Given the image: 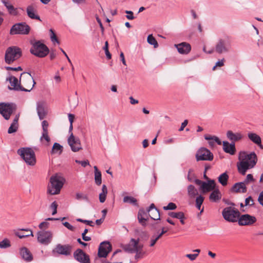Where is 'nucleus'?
<instances>
[{"mask_svg": "<svg viewBox=\"0 0 263 263\" xmlns=\"http://www.w3.org/2000/svg\"><path fill=\"white\" fill-rule=\"evenodd\" d=\"M248 137L252 142L257 145L261 149H263L261 139L259 135L255 133L250 132L248 134Z\"/></svg>", "mask_w": 263, "mask_h": 263, "instance_id": "393cba45", "label": "nucleus"}, {"mask_svg": "<svg viewBox=\"0 0 263 263\" xmlns=\"http://www.w3.org/2000/svg\"><path fill=\"white\" fill-rule=\"evenodd\" d=\"M187 123H188L187 120H185L181 123V127H180V128L179 129V132H181V131L183 130V129L185 128V127L187 125Z\"/></svg>", "mask_w": 263, "mask_h": 263, "instance_id": "e2e57ef3", "label": "nucleus"}, {"mask_svg": "<svg viewBox=\"0 0 263 263\" xmlns=\"http://www.w3.org/2000/svg\"><path fill=\"white\" fill-rule=\"evenodd\" d=\"M223 149L226 153L233 155L235 154L236 148L235 143L232 142L230 143L229 142L224 141L222 142Z\"/></svg>", "mask_w": 263, "mask_h": 263, "instance_id": "5701e85b", "label": "nucleus"}, {"mask_svg": "<svg viewBox=\"0 0 263 263\" xmlns=\"http://www.w3.org/2000/svg\"><path fill=\"white\" fill-rule=\"evenodd\" d=\"M175 46L177 49L178 52L181 54H187L191 50L190 44L186 42H182L178 44H175Z\"/></svg>", "mask_w": 263, "mask_h": 263, "instance_id": "6ab92c4d", "label": "nucleus"}, {"mask_svg": "<svg viewBox=\"0 0 263 263\" xmlns=\"http://www.w3.org/2000/svg\"><path fill=\"white\" fill-rule=\"evenodd\" d=\"M231 48V42L227 39H220L215 46V51L219 54L229 52Z\"/></svg>", "mask_w": 263, "mask_h": 263, "instance_id": "f8f14e48", "label": "nucleus"}, {"mask_svg": "<svg viewBox=\"0 0 263 263\" xmlns=\"http://www.w3.org/2000/svg\"><path fill=\"white\" fill-rule=\"evenodd\" d=\"M30 77L31 78V80L30 81H32L33 82L32 86L29 89H26L24 88L23 86L21 85L20 84L18 83V79L16 77L13 76H10V73H9V77L8 78H6V81H9V83L11 84V86H12L11 87L10 86H8V88L9 90H14L16 91H26V92H29L30 91L33 87H34V85L35 84V82L34 80L33 77L31 75V74L30 72H27Z\"/></svg>", "mask_w": 263, "mask_h": 263, "instance_id": "39448f33", "label": "nucleus"}, {"mask_svg": "<svg viewBox=\"0 0 263 263\" xmlns=\"http://www.w3.org/2000/svg\"><path fill=\"white\" fill-rule=\"evenodd\" d=\"M30 28L26 23H18L13 25L10 30V35L28 34Z\"/></svg>", "mask_w": 263, "mask_h": 263, "instance_id": "6e6552de", "label": "nucleus"}, {"mask_svg": "<svg viewBox=\"0 0 263 263\" xmlns=\"http://www.w3.org/2000/svg\"><path fill=\"white\" fill-rule=\"evenodd\" d=\"M195 157L197 161H212L213 159V154L208 148L202 147L196 152Z\"/></svg>", "mask_w": 263, "mask_h": 263, "instance_id": "1a4fd4ad", "label": "nucleus"}, {"mask_svg": "<svg viewBox=\"0 0 263 263\" xmlns=\"http://www.w3.org/2000/svg\"><path fill=\"white\" fill-rule=\"evenodd\" d=\"M231 191L235 193H246L247 191L246 184L243 181L237 182L233 185Z\"/></svg>", "mask_w": 263, "mask_h": 263, "instance_id": "b1692460", "label": "nucleus"}, {"mask_svg": "<svg viewBox=\"0 0 263 263\" xmlns=\"http://www.w3.org/2000/svg\"><path fill=\"white\" fill-rule=\"evenodd\" d=\"M135 253H136V255L135 256V258L136 260H138L139 258H142L143 255L145 254V252L143 251H138V252L137 251V252H135Z\"/></svg>", "mask_w": 263, "mask_h": 263, "instance_id": "6e6d98bb", "label": "nucleus"}, {"mask_svg": "<svg viewBox=\"0 0 263 263\" xmlns=\"http://www.w3.org/2000/svg\"><path fill=\"white\" fill-rule=\"evenodd\" d=\"M96 20H97V22L99 24V26H100V28L101 29L102 33H103L104 31V27L103 26V24H102V23L101 22V20L99 18V17H96Z\"/></svg>", "mask_w": 263, "mask_h": 263, "instance_id": "69168bd1", "label": "nucleus"}, {"mask_svg": "<svg viewBox=\"0 0 263 263\" xmlns=\"http://www.w3.org/2000/svg\"><path fill=\"white\" fill-rule=\"evenodd\" d=\"M241 160L237 163L238 172L242 175H245L248 170L254 167L257 161V158L255 152H252L249 154H243L239 158Z\"/></svg>", "mask_w": 263, "mask_h": 263, "instance_id": "f257e3e1", "label": "nucleus"}, {"mask_svg": "<svg viewBox=\"0 0 263 263\" xmlns=\"http://www.w3.org/2000/svg\"><path fill=\"white\" fill-rule=\"evenodd\" d=\"M63 224L67 228L68 230L73 231L74 230V228L73 226H72L71 224H70L68 222H64L63 223Z\"/></svg>", "mask_w": 263, "mask_h": 263, "instance_id": "bf43d9fd", "label": "nucleus"}, {"mask_svg": "<svg viewBox=\"0 0 263 263\" xmlns=\"http://www.w3.org/2000/svg\"><path fill=\"white\" fill-rule=\"evenodd\" d=\"M30 44L32 46L30 49V52L32 54L37 57L42 58L45 57L49 54V48L41 41H31Z\"/></svg>", "mask_w": 263, "mask_h": 263, "instance_id": "f03ea898", "label": "nucleus"}, {"mask_svg": "<svg viewBox=\"0 0 263 263\" xmlns=\"http://www.w3.org/2000/svg\"><path fill=\"white\" fill-rule=\"evenodd\" d=\"M237 221L239 226H251L256 221V218L254 216L246 214L240 215Z\"/></svg>", "mask_w": 263, "mask_h": 263, "instance_id": "4468645a", "label": "nucleus"}, {"mask_svg": "<svg viewBox=\"0 0 263 263\" xmlns=\"http://www.w3.org/2000/svg\"><path fill=\"white\" fill-rule=\"evenodd\" d=\"M224 59L221 60H219L216 63L215 67H221L224 65Z\"/></svg>", "mask_w": 263, "mask_h": 263, "instance_id": "774afa93", "label": "nucleus"}, {"mask_svg": "<svg viewBox=\"0 0 263 263\" xmlns=\"http://www.w3.org/2000/svg\"><path fill=\"white\" fill-rule=\"evenodd\" d=\"M77 221L85 223V224L89 225L91 227H93V222L91 220H84V219H82L81 218H78V219H77Z\"/></svg>", "mask_w": 263, "mask_h": 263, "instance_id": "3c124183", "label": "nucleus"}, {"mask_svg": "<svg viewBox=\"0 0 263 263\" xmlns=\"http://www.w3.org/2000/svg\"><path fill=\"white\" fill-rule=\"evenodd\" d=\"M72 247L71 245H61L60 243L57 244L55 247L52 250V253L53 254H58L59 255H62L65 256H69L71 253Z\"/></svg>", "mask_w": 263, "mask_h": 263, "instance_id": "9b49d317", "label": "nucleus"}, {"mask_svg": "<svg viewBox=\"0 0 263 263\" xmlns=\"http://www.w3.org/2000/svg\"><path fill=\"white\" fill-rule=\"evenodd\" d=\"M58 204L55 201H53L50 205V208L52 210V215H54L57 213Z\"/></svg>", "mask_w": 263, "mask_h": 263, "instance_id": "a18cd8bd", "label": "nucleus"}, {"mask_svg": "<svg viewBox=\"0 0 263 263\" xmlns=\"http://www.w3.org/2000/svg\"><path fill=\"white\" fill-rule=\"evenodd\" d=\"M221 198V194L218 189H215L212 191L209 196V199L211 201L217 202Z\"/></svg>", "mask_w": 263, "mask_h": 263, "instance_id": "bb28decb", "label": "nucleus"}, {"mask_svg": "<svg viewBox=\"0 0 263 263\" xmlns=\"http://www.w3.org/2000/svg\"><path fill=\"white\" fill-rule=\"evenodd\" d=\"M75 162L77 163L81 164L84 167H85L87 165H89V162L88 160L80 161L78 160H76Z\"/></svg>", "mask_w": 263, "mask_h": 263, "instance_id": "864d4df0", "label": "nucleus"}, {"mask_svg": "<svg viewBox=\"0 0 263 263\" xmlns=\"http://www.w3.org/2000/svg\"><path fill=\"white\" fill-rule=\"evenodd\" d=\"M254 181L255 179H254L253 175L249 174L247 175L246 178L243 182L245 183V184H247L249 182H253Z\"/></svg>", "mask_w": 263, "mask_h": 263, "instance_id": "49530a36", "label": "nucleus"}, {"mask_svg": "<svg viewBox=\"0 0 263 263\" xmlns=\"http://www.w3.org/2000/svg\"><path fill=\"white\" fill-rule=\"evenodd\" d=\"M254 204V200L251 196L246 198L245 206H253Z\"/></svg>", "mask_w": 263, "mask_h": 263, "instance_id": "c03bdc74", "label": "nucleus"}, {"mask_svg": "<svg viewBox=\"0 0 263 263\" xmlns=\"http://www.w3.org/2000/svg\"><path fill=\"white\" fill-rule=\"evenodd\" d=\"M167 232V230L165 229V228L162 227L161 229V232L157 236V238L160 239L163 234H165Z\"/></svg>", "mask_w": 263, "mask_h": 263, "instance_id": "0e129e2a", "label": "nucleus"}, {"mask_svg": "<svg viewBox=\"0 0 263 263\" xmlns=\"http://www.w3.org/2000/svg\"><path fill=\"white\" fill-rule=\"evenodd\" d=\"M227 137L230 140L234 143L235 141H239L242 138V136L240 133H233L231 130L227 132Z\"/></svg>", "mask_w": 263, "mask_h": 263, "instance_id": "c85d7f7f", "label": "nucleus"}, {"mask_svg": "<svg viewBox=\"0 0 263 263\" xmlns=\"http://www.w3.org/2000/svg\"><path fill=\"white\" fill-rule=\"evenodd\" d=\"M63 150V146L59 143L55 142L53 145L51 151H50V154L51 155H54L55 154H59L60 155L62 154Z\"/></svg>", "mask_w": 263, "mask_h": 263, "instance_id": "473e14b6", "label": "nucleus"}, {"mask_svg": "<svg viewBox=\"0 0 263 263\" xmlns=\"http://www.w3.org/2000/svg\"><path fill=\"white\" fill-rule=\"evenodd\" d=\"M26 12L27 15L30 18L41 21L40 17L34 13V9L32 5H29L27 7Z\"/></svg>", "mask_w": 263, "mask_h": 263, "instance_id": "c756f323", "label": "nucleus"}, {"mask_svg": "<svg viewBox=\"0 0 263 263\" xmlns=\"http://www.w3.org/2000/svg\"><path fill=\"white\" fill-rule=\"evenodd\" d=\"M42 126L43 129V132H48V123L47 121L44 120L42 122Z\"/></svg>", "mask_w": 263, "mask_h": 263, "instance_id": "5fc2aeb1", "label": "nucleus"}, {"mask_svg": "<svg viewBox=\"0 0 263 263\" xmlns=\"http://www.w3.org/2000/svg\"><path fill=\"white\" fill-rule=\"evenodd\" d=\"M216 183L214 180H209L208 182H204L200 186L203 193L212 191L215 189Z\"/></svg>", "mask_w": 263, "mask_h": 263, "instance_id": "aec40b11", "label": "nucleus"}, {"mask_svg": "<svg viewBox=\"0 0 263 263\" xmlns=\"http://www.w3.org/2000/svg\"><path fill=\"white\" fill-rule=\"evenodd\" d=\"M36 110L39 119L41 120L45 118L47 115V111L45 110L43 103L41 102L37 103Z\"/></svg>", "mask_w": 263, "mask_h": 263, "instance_id": "a878e982", "label": "nucleus"}, {"mask_svg": "<svg viewBox=\"0 0 263 263\" xmlns=\"http://www.w3.org/2000/svg\"><path fill=\"white\" fill-rule=\"evenodd\" d=\"M9 14L10 15L12 16H17L18 14L17 9L16 8L14 7V6L11 4L7 8Z\"/></svg>", "mask_w": 263, "mask_h": 263, "instance_id": "a19ab883", "label": "nucleus"}, {"mask_svg": "<svg viewBox=\"0 0 263 263\" xmlns=\"http://www.w3.org/2000/svg\"><path fill=\"white\" fill-rule=\"evenodd\" d=\"M49 224H50L48 222L43 221L39 225V227L41 230H44V229H48L49 228Z\"/></svg>", "mask_w": 263, "mask_h": 263, "instance_id": "09e8293b", "label": "nucleus"}, {"mask_svg": "<svg viewBox=\"0 0 263 263\" xmlns=\"http://www.w3.org/2000/svg\"><path fill=\"white\" fill-rule=\"evenodd\" d=\"M148 216L151 219L154 220L160 219V212L159 210L155 206L154 203H152L149 208L147 209Z\"/></svg>", "mask_w": 263, "mask_h": 263, "instance_id": "a211bd4d", "label": "nucleus"}, {"mask_svg": "<svg viewBox=\"0 0 263 263\" xmlns=\"http://www.w3.org/2000/svg\"><path fill=\"white\" fill-rule=\"evenodd\" d=\"M168 215L174 218H176V219H179L181 223L182 224H184V219H185L184 214L182 212H171L168 213Z\"/></svg>", "mask_w": 263, "mask_h": 263, "instance_id": "cd10ccee", "label": "nucleus"}, {"mask_svg": "<svg viewBox=\"0 0 263 263\" xmlns=\"http://www.w3.org/2000/svg\"><path fill=\"white\" fill-rule=\"evenodd\" d=\"M68 143L72 151L74 152H78L82 149L80 140L79 138H76L72 133L68 139Z\"/></svg>", "mask_w": 263, "mask_h": 263, "instance_id": "dca6fc26", "label": "nucleus"}, {"mask_svg": "<svg viewBox=\"0 0 263 263\" xmlns=\"http://www.w3.org/2000/svg\"><path fill=\"white\" fill-rule=\"evenodd\" d=\"M204 197H203L202 195H200L196 197V203L197 204H202L203 201H204Z\"/></svg>", "mask_w": 263, "mask_h": 263, "instance_id": "13d9d810", "label": "nucleus"}, {"mask_svg": "<svg viewBox=\"0 0 263 263\" xmlns=\"http://www.w3.org/2000/svg\"><path fill=\"white\" fill-rule=\"evenodd\" d=\"M11 246L10 241L8 238H5L0 241V248L1 249H7L10 247Z\"/></svg>", "mask_w": 263, "mask_h": 263, "instance_id": "ea45409f", "label": "nucleus"}, {"mask_svg": "<svg viewBox=\"0 0 263 263\" xmlns=\"http://www.w3.org/2000/svg\"><path fill=\"white\" fill-rule=\"evenodd\" d=\"M158 239H159L157 238V236L154 238V236H153L151 240V243L149 245L150 247H153Z\"/></svg>", "mask_w": 263, "mask_h": 263, "instance_id": "338daca9", "label": "nucleus"}, {"mask_svg": "<svg viewBox=\"0 0 263 263\" xmlns=\"http://www.w3.org/2000/svg\"><path fill=\"white\" fill-rule=\"evenodd\" d=\"M95 169V181L97 185H100L102 183L101 173L96 166H94Z\"/></svg>", "mask_w": 263, "mask_h": 263, "instance_id": "72a5a7b5", "label": "nucleus"}, {"mask_svg": "<svg viewBox=\"0 0 263 263\" xmlns=\"http://www.w3.org/2000/svg\"><path fill=\"white\" fill-rule=\"evenodd\" d=\"M222 215L226 221L235 222L237 221V219L240 216V212L237 209L230 206L223 209Z\"/></svg>", "mask_w": 263, "mask_h": 263, "instance_id": "0eeeda50", "label": "nucleus"}, {"mask_svg": "<svg viewBox=\"0 0 263 263\" xmlns=\"http://www.w3.org/2000/svg\"><path fill=\"white\" fill-rule=\"evenodd\" d=\"M12 111V107L10 104L0 103V114L6 120L10 118Z\"/></svg>", "mask_w": 263, "mask_h": 263, "instance_id": "f3484780", "label": "nucleus"}, {"mask_svg": "<svg viewBox=\"0 0 263 263\" xmlns=\"http://www.w3.org/2000/svg\"><path fill=\"white\" fill-rule=\"evenodd\" d=\"M258 201L263 206V191H261L258 196Z\"/></svg>", "mask_w": 263, "mask_h": 263, "instance_id": "680f3d73", "label": "nucleus"}, {"mask_svg": "<svg viewBox=\"0 0 263 263\" xmlns=\"http://www.w3.org/2000/svg\"><path fill=\"white\" fill-rule=\"evenodd\" d=\"M53 237V234L50 231L41 230L37 233V241L41 244L48 245L49 244Z\"/></svg>", "mask_w": 263, "mask_h": 263, "instance_id": "9d476101", "label": "nucleus"}, {"mask_svg": "<svg viewBox=\"0 0 263 263\" xmlns=\"http://www.w3.org/2000/svg\"><path fill=\"white\" fill-rule=\"evenodd\" d=\"M21 231H25V232H28V233H22V232H16L15 233V235L17 236L18 237H19L20 238H25V237H28V236H33V233H32V231L30 230V229H22L21 230Z\"/></svg>", "mask_w": 263, "mask_h": 263, "instance_id": "2f4dec72", "label": "nucleus"}, {"mask_svg": "<svg viewBox=\"0 0 263 263\" xmlns=\"http://www.w3.org/2000/svg\"><path fill=\"white\" fill-rule=\"evenodd\" d=\"M124 203H127L130 204L134 206H138V203L137 200L132 196H124L123 199Z\"/></svg>", "mask_w": 263, "mask_h": 263, "instance_id": "f704fd0d", "label": "nucleus"}, {"mask_svg": "<svg viewBox=\"0 0 263 263\" xmlns=\"http://www.w3.org/2000/svg\"><path fill=\"white\" fill-rule=\"evenodd\" d=\"M148 212L145 211L143 209H141L139 210L138 213V220L139 222L144 227L146 226V222L148 220Z\"/></svg>", "mask_w": 263, "mask_h": 263, "instance_id": "4be33fe9", "label": "nucleus"}, {"mask_svg": "<svg viewBox=\"0 0 263 263\" xmlns=\"http://www.w3.org/2000/svg\"><path fill=\"white\" fill-rule=\"evenodd\" d=\"M111 250L112 246L109 241H103L100 244L99 247L98 255L100 258H105L111 252Z\"/></svg>", "mask_w": 263, "mask_h": 263, "instance_id": "ddd939ff", "label": "nucleus"}, {"mask_svg": "<svg viewBox=\"0 0 263 263\" xmlns=\"http://www.w3.org/2000/svg\"><path fill=\"white\" fill-rule=\"evenodd\" d=\"M147 42L152 45H153L154 48L158 47V44L156 39L153 36L152 34H149L147 36Z\"/></svg>", "mask_w": 263, "mask_h": 263, "instance_id": "58836bf2", "label": "nucleus"}, {"mask_svg": "<svg viewBox=\"0 0 263 263\" xmlns=\"http://www.w3.org/2000/svg\"><path fill=\"white\" fill-rule=\"evenodd\" d=\"M198 256V254H188L186 255V256L189 258L191 260H194L196 257Z\"/></svg>", "mask_w": 263, "mask_h": 263, "instance_id": "052dcab7", "label": "nucleus"}, {"mask_svg": "<svg viewBox=\"0 0 263 263\" xmlns=\"http://www.w3.org/2000/svg\"><path fill=\"white\" fill-rule=\"evenodd\" d=\"M132 243L130 242L129 244L126 245L124 247V250L126 252H127L128 253H134V247H133V248H132Z\"/></svg>", "mask_w": 263, "mask_h": 263, "instance_id": "de8ad7c7", "label": "nucleus"}, {"mask_svg": "<svg viewBox=\"0 0 263 263\" xmlns=\"http://www.w3.org/2000/svg\"><path fill=\"white\" fill-rule=\"evenodd\" d=\"M177 208V205L173 202H170L167 205L163 207V209L165 211L174 210Z\"/></svg>", "mask_w": 263, "mask_h": 263, "instance_id": "79ce46f5", "label": "nucleus"}, {"mask_svg": "<svg viewBox=\"0 0 263 263\" xmlns=\"http://www.w3.org/2000/svg\"><path fill=\"white\" fill-rule=\"evenodd\" d=\"M50 183L48 186V193L51 195L59 194L63 186L61 178L57 175L52 176L50 178Z\"/></svg>", "mask_w": 263, "mask_h": 263, "instance_id": "423d86ee", "label": "nucleus"}, {"mask_svg": "<svg viewBox=\"0 0 263 263\" xmlns=\"http://www.w3.org/2000/svg\"><path fill=\"white\" fill-rule=\"evenodd\" d=\"M18 129V125H15L14 123H12L10 126L8 128V134H12L15 133L17 131Z\"/></svg>", "mask_w": 263, "mask_h": 263, "instance_id": "37998d69", "label": "nucleus"}, {"mask_svg": "<svg viewBox=\"0 0 263 263\" xmlns=\"http://www.w3.org/2000/svg\"><path fill=\"white\" fill-rule=\"evenodd\" d=\"M228 179L229 176L227 172L221 174L218 178V182L222 186H226L227 185Z\"/></svg>", "mask_w": 263, "mask_h": 263, "instance_id": "c9c22d12", "label": "nucleus"}, {"mask_svg": "<svg viewBox=\"0 0 263 263\" xmlns=\"http://www.w3.org/2000/svg\"><path fill=\"white\" fill-rule=\"evenodd\" d=\"M125 13L127 15H126V17L129 20H133L135 18V17L133 15V12L132 11L126 10Z\"/></svg>", "mask_w": 263, "mask_h": 263, "instance_id": "603ef678", "label": "nucleus"}, {"mask_svg": "<svg viewBox=\"0 0 263 263\" xmlns=\"http://www.w3.org/2000/svg\"><path fill=\"white\" fill-rule=\"evenodd\" d=\"M5 68L7 70H13V71H21L23 70L21 66L17 67H12L10 66H6Z\"/></svg>", "mask_w": 263, "mask_h": 263, "instance_id": "4d7b16f0", "label": "nucleus"}, {"mask_svg": "<svg viewBox=\"0 0 263 263\" xmlns=\"http://www.w3.org/2000/svg\"><path fill=\"white\" fill-rule=\"evenodd\" d=\"M43 139H44L47 142H49L50 141V138L48 136V132H42V135L40 138V140L42 141Z\"/></svg>", "mask_w": 263, "mask_h": 263, "instance_id": "8fccbe9b", "label": "nucleus"}, {"mask_svg": "<svg viewBox=\"0 0 263 263\" xmlns=\"http://www.w3.org/2000/svg\"><path fill=\"white\" fill-rule=\"evenodd\" d=\"M107 188L106 185L103 184L102 187V192L99 194V201L101 203L105 202L107 194Z\"/></svg>", "mask_w": 263, "mask_h": 263, "instance_id": "e433bc0d", "label": "nucleus"}, {"mask_svg": "<svg viewBox=\"0 0 263 263\" xmlns=\"http://www.w3.org/2000/svg\"><path fill=\"white\" fill-rule=\"evenodd\" d=\"M20 254L23 259L26 262H30L33 260V256L28 248L25 247L20 249Z\"/></svg>", "mask_w": 263, "mask_h": 263, "instance_id": "412c9836", "label": "nucleus"}, {"mask_svg": "<svg viewBox=\"0 0 263 263\" xmlns=\"http://www.w3.org/2000/svg\"><path fill=\"white\" fill-rule=\"evenodd\" d=\"M22 56L21 49L16 46H12L7 48L5 54V61L8 64H11L19 59Z\"/></svg>", "mask_w": 263, "mask_h": 263, "instance_id": "7ed1b4c3", "label": "nucleus"}, {"mask_svg": "<svg viewBox=\"0 0 263 263\" xmlns=\"http://www.w3.org/2000/svg\"><path fill=\"white\" fill-rule=\"evenodd\" d=\"M187 192L189 196L192 198L195 197L198 194L197 190L193 185H189L187 187Z\"/></svg>", "mask_w": 263, "mask_h": 263, "instance_id": "4c0bfd02", "label": "nucleus"}, {"mask_svg": "<svg viewBox=\"0 0 263 263\" xmlns=\"http://www.w3.org/2000/svg\"><path fill=\"white\" fill-rule=\"evenodd\" d=\"M139 238H138L137 239L131 238L130 239V243H132V247H134V252L137 251H143L142 249L143 248V245L139 243Z\"/></svg>", "mask_w": 263, "mask_h": 263, "instance_id": "7c9ffc66", "label": "nucleus"}, {"mask_svg": "<svg viewBox=\"0 0 263 263\" xmlns=\"http://www.w3.org/2000/svg\"><path fill=\"white\" fill-rule=\"evenodd\" d=\"M73 257L80 263H90L89 256L81 249H77L73 252Z\"/></svg>", "mask_w": 263, "mask_h": 263, "instance_id": "2eb2a0df", "label": "nucleus"}, {"mask_svg": "<svg viewBox=\"0 0 263 263\" xmlns=\"http://www.w3.org/2000/svg\"><path fill=\"white\" fill-rule=\"evenodd\" d=\"M17 153L29 165L33 166L36 163L35 153L30 147H22L19 148Z\"/></svg>", "mask_w": 263, "mask_h": 263, "instance_id": "20e7f679", "label": "nucleus"}]
</instances>
